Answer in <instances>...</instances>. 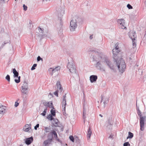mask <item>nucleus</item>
<instances>
[{
  "mask_svg": "<svg viewBox=\"0 0 146 146\" xmlns=\"http://www.w3.org/2000/svg\"><path fill=\"white\" fill-rule=\"evenodd\" d=\"M92 58L94 60L97 61L96 66L98 69L105 71V65H106L111 70L114 71L116 67L115 62L117 59L115 56L113 57V60L107 57H103V54L101 53L95 52L92 56Z\"/></svg>",
  "mask_w": 146,
  "mask_h": 146,
  "instance_id": "nucleus-1",
  "label": "nucleus"
},
{
  "mask_svg": "<svg viewBox=\"0 0 146 146\" xmlns=\"http://www.w3.org/2000/svg\"><path fill=\"white\" fill-rule=\"evenodd\" d=\"M119 72L123 73L125 70L126 65L124 60L123 59L118 58L117 59L115 63Z\"/></svg>",
  "mask_w": 146,
  "mask_h": 146,
  "instance_id": "nucleus-2",
  "label": "nucleus"
},
{
  "mask_svg": "<svg viewBox=\"0 0 146 146\" xmlns=\"http://www.w3.org/2000/svg\"><path fill=\"white\" fill-rule=\"evenodd\" d=\"M136 109L137 111V113L139 115L140 117V129L143 131L144 129V121L145 119V117H141V114L140 111L139 110V108L138 107L137 105V103L136 104Z\"/></svg>",
  "mask_w": 146,
  "mask_h": 146,
  "instance_id": "nucleus-3",
  "label": "nucleus"
},
{
  "mask_svg": "<svg viewBox=\"0 0 146 146\" xmlns=\"http://www.w3.org/2000/svg\"><path fill=\"white\" fill-rule=\"evenodd\" d=\"M60 68V66H58L55 67L50 68L49 70L51 72L52 76L55 77L58 75V71H59Z\"/></svg>",
  "mask_w": 146,
  "mask_h": 146,
  "instance_id": "nucleus-4",
  "label": "nucleus"
},
{
  "mask_svg": "<svg viewBox=\"0 0 146 146\" xmlns=\"http://www.w3.org/2000/svg\"><path fill=\"white\" fill-rule=\"evenodd\" d=\"M55 13L57 16L61 18L64 14V7H60L57 8Z\"/></svg>",
  "mask_w": 146,
  "mask_h": 146,
  "instance_id": "nucleus-5",
  "label": "nucleus"
},
{
  "mask_svg": "<svg viewBox=\"0 0 146 146\" xmlns=\"http://www.w3.org/2000/svg\"><path fill=\"white\" fill-rule=\"evenodd\" d=\"M67 67L72 75H74L76 74V70L75 66L73 65L72 62H69L68 64Z\"/></svg>",
  "mask_w": 146,
  "mask_h": 146,
  "instance_id": "nucleus-6",
  "label": "nucleus"
},
{
  "mask_svg": "<svg viewBox=\"0 0 146 146\" xmlns=\"http://www.w3.org/2000/svg\"><path fill=\"white\" fill-rule=\"evenodd\" d=\"M77 21L76 19H72L70 22V29L71 31H75L77 27Z\"/></svg>",
  "mask_w": 146,
  "mask_h": 146,
  "instance_id": "nucleus-7",
  "label": "nucleus"
},
{
  "mask_svg": "<svg viewBox=\"0 0 146 146\" xmlns=\"http://www.w3.org/2000/svg\"><path fill=\"white\" fill-rule=\"evenodd\" d=\"M13 72L14 74L13 77L14 78L18 77V79H15V82L17 83H19L20 82L21 77L19 76L18 77L19 73L17 71L15 68L13 69Z\"/></svg>",
  "mask_w": 146,
  "mask_h": 146,
  "instance_id": "nucleus-8",
  "label": "nucleus"
},
{
  "mask_svg": "<svg viewBox=\"0 0 146 146\" xmlns=\"http://www.w3.org/2000/svg\"><path fill=\"white\" fill-rule=\"evenodd\" d=\"M23 130L25 131L30 132L32 131L31 125V124H26L23 127Z\"/></svg>",
  "mask_w": 146,
  "mask_h": 146,
  "instance_id": "nucleus-9",
  "label": "nucleus"
},
{
  "mask_svg": "<svg viewBox=\"0 0 146 146\" xmlns=\"http://www.w3.org/2000/svg\"><path fill=\"white\" fill-rule=\"evenodd\" d=\"M66 95L63 96V98L62 99V111H64V112L65 111V106L66 105Z\"/></svg>",
  "mask_w": 146,
  "mask_h": 146,
  "instance_id": "nucleus-10",
  "label": "nucleus"
},
{
  "mask_svg": "<svg viewBox=\"0 0 146 146\" xmlns=\"http://www.w3.org/2000/svg\"><path fill=\"white\" fill-rule=\"evenodd\" d=\"M128 35L129 37L132 40H135L136 35L135 32L132 31H130L128 33Z\"/></svg>",
  "mask_w": 146,
  "mask_h": 146,
  "instance_id": "nucleus-11",
  "label": "nucleus"
},
{
  "mask_svg": "<svg viewBox=\"0 0 146 146\" xmlns=\"http://www.w3.org/2000/svg\"><path fill=\"white\" fill-rule=\"evenodd\" d=\"M109 100V98L105 96H102L101 98V102H103L104 104V108L105 107V105L106 104Z\"/></svg>",
  "mask_w": 146,
  "mask_h": 146,
  "instance_id": "nucleus-12",
  "label": "nucleus"
},
{
  "mask_svg": "<svg viewBox=\"0 0 146 146\" xmlns=\"http://www.w3.org/2000/svg\"><path fill=\"white\" fill-rule=\"evenodd\" d=\"M6 107L0 104V114L3 115L5 112Z\"/></svg>",
  "mask_w": 146,
  "mask_h": 146,
  "instance_id": "nucleus-13",
  "label": "nucleus"
},
{
  "mask_svg": "<svg viewBox=\"0 0 146 146\" xmlns=\"http://www.w3.org/2000/svg\"><path fill=\"white\" fill-rule=\"evenodd\" d=\"M49 135H52V136H53L56 140L58 141H59V139L58 138L56 132L54 130L51 131L49 134Z\"/></svg>",
  "mask_w": 146,
  "mask_h": 146,
  "instance_id": "nucleus-14",
  "label": "nucleus"
},
{
  "mask_svg": "<svg viewBox=\"0 0 146 146\" xmlns=\"http://www.w3.org/2000/svg\"><path fill=\"white\" fill-rule=\"evenodd\" d=\"M56 85L57 88V90H59V93H61L63 90V89L61 87V85L59 81H57Z\"/></svg>",
  "mask_w": 146,
  "mask_h": 146,
  "instance_id": "nucleus-15",
  "label": "nucleus"
},
{
  "mask_svg": "<svg viewBox=\"0 0 146 146\" xmlns=\"http://www.w3.org/2000/svg\"><path fill=\"white\" fill-rule=\"evenodd\" d=\"M90 82L92 83L96 81L97 79V76L96 75H92L90 76Z\"/></svg>",
  "mask_w": 146,
  "mask_h": 146,
  "instance_id": "nucleus-16",
  "label": "nucleus"
},
{
  "mask_svg": "<svg viewBox=\"0 0 146 146\" xmlns=\"http://www.w3.org/2000/svg\"><path fill=\"white\" fill-rule=\"evenodd\" d=\"M33 140V138L32 137L27 138L25 140V143L29 145L32 143Z\"/></svg>",
  "mask_w": 146,
  "mask_h": 146,
  "instance_id": "nucleus-17",
  "label": "nucleus"
},
{
  "mask_svg": "<svg viewBox=\"0 0 146 146\" xmlns=\"http://www.w3.org/2000/svg\"><path fill=\"white\" fill-rule=\"evenodd\" d=\"M52 124L54 126L57 127L58 125V120L57 119H53L51 121Z\"/></svg>",
  "mask_w": 146,
  "mask_h": 146,
  "instance_id": "nucleus-18",
  "label": "nucleus"
},
{
  "mask_svg": "<svg viewBox=\"0 0 146 146\" xmlns=\"http://www.w3.org/2000/svg\"><path fill=\"white\" fill-rule=\"evenodd\" d=\"M112 51L114 55V54L117 55V54L119 52V46H116L115 48L113 49Z\"/></svg>",
  "mask_w": 146,
  "mask_h": 146,
  "instance_id": "nucleus-19",
  "label": "nucleus"
},
{
  "mask_svg": "<svg viewBox=\"0 0 146 146\" xmlns=\"http://www.w3.org/2000/svg\"><path fill=\"white\" fill-rule=\"evenodd\" d=\"M28 89H27L25 88H21V92L22 94L27 95L28 94Z\"/></svg>",
  "mask_w": 146,
  "mask_h": 146,
  "instance_id": "nucleus-20",
  "label": "nucleus"
},
{
  "mask_svg": "<svg viewBox=\"0 0 146 146\" xmlns=\"http://www.w3.org/2000/svg\"><path fill=\"white\" fill-rule=\"evenodd\" d=\"M21 88H25L28 89V85L27 82L25 81L23 83V85L21 87Z\"/></svg>",
  "mask_w": 146,
  "mask_h": 146,
  "instance_id": "nucleus-21",
  "label": "nucleus"
},
{
  "mask_svg": "<svg viewBox=\"0 0 146 146\" xmlns=\"http://www.w3.org/2000/svg\"><path fill=\"white\" fill-rule=\"evenodd\" d=\"M117 21V23L119 24V25L124 24L125 23V20L122 19H118Z\"/></svg>",
  "mask_w": 146,
  "mask_h": 146,
  "instance_id": "nucleus-22",
  "label": "nucleus"
},
{
  "mask_svg": "<svg viewBox=\"0 0 146 146\" xmlns=\"http://www.w3.org/2000/svg\"><path fill=\"white\" fill-rule=\"evenodd\" d=\"M52 138H51L48 139L47 140L45 141L44 142V144L45 145H47L48 144L50 143L52 140Z\"/></svg>",
  "mask_w": 146,
  "mask_h": 146,
  "instance_id": "nucleus-23",
  "label": "nucleus"
},
{
  "mask_svg": "<svg viewBox=\"0 0 146 146\" xmlns=\"http://www.w3.org/2000/svg\"><path fill=\"white\" fill-rule=\"evenodd\" d=\"M92 134V132L90 128L89 129V130L88 131L87 135V137L88 139H89L90 138L91 135Z\"/></svg>",
  "mask_w": 146,
  "mask_h": 146,
  "instance_id": "nucleus-24",
  "label": "nucleus"
},
{
  "mask_svg": "<svg viewBox=\"0 0 146 146\" xmlns=\"http://www.w3.org/2000/svg\"><path fill=\"white\" fill-rule=\"evenodd\" d=\"M50 113H51V115L53 116H55V111L54 110V108H53L51 110Z\"/></svg>",
  "mask_w": 146,
  "mask_h": 146,
  "instance_id": "nucleus-25",
  "label": "nucleus"
},
{
  "mask_svg": "<svg viewBox=\"0 0 146 146\" xmlns=\"http://www.w3.org/2000/svg\"><path fill=\"white\" fill-rule=\"evenodd\" d=\"M46 118L49 120L50 121H52L54 119L52 115L51 114H49L46 117Z\"/></svg>",
  "mask_w": 146,
  "mask_h": 146,
  "instance_id": "nucleus-26",
  "label": "nucleus"
},
{
  "mask_svg": "<svg viewBox=\"0 0 146 146\" xmlns=\"http://www.w3.org/2000/svg\"><path fill=\"white\" fill-rule=\"evenodd\" d=\"M50 127H44V130L45 132L46 133L49 132L50 131Z\"/></svg>",
  "mask_w": 146,
  "mask_h": 146,
  "instance_id": "nucleus-27",
  "label": "nucleus"
},
{
  "mask_svg": "<svg viewBox=\"0 0 146 146\" xmlns=\"http://www.w3.org/2000/svg\"><path fill=\"white\" fill-rule=\"evenodd\" d=\"M111 122H108V123L106 124V127L109 129L111 128Z\"/></svg>",
  "mask_w": 146,
  "mask_h": 146,
  "instance_id": "nucleus-28",
  "label": "nucleus"
},
{
  "mask_svg": "<svg viewBox=\"0 0 146 146\" xmlns=\"http://www.w3.org/2000/svg\"><path fill=\"white\" fill-rule=\"evenodd\" d=\"M38 30L39 31V33L42 34H43L44 33V31L43 28H40L38 27Z\"/></svg>",
  "mask_w": 146,
  "mask_h": 146,
  "instance_id": "nucleus-29",
  "label": "nucleus"
},
{
  "mask_svg": "<svg viewBox=\"0 0 146 146\" xmlns=\"http://www.w3.org/2000/svg\"><path fill=\"white\" fill-rule=\"evenodd\" d=\"M133 137V134L130 132H129L128 133V136L127 137V139L129 138H132Z\"/></svg>",
  "mask_w": 146,
  "mask_h": 146,
  "instance_id": "nucleus-30",
  "label": "nucleus"
},
{
  "mask_svg": "<svg viewBox=\"0 0 146 146\" xmlns=\"http://www.w3.org/2000/svg\"><path fill=\"white\" fill-rule=\"evenodd\" d=\"M47 106L52 109L53 108H54L53 106L52 103L51 102H49V104Z\"/></svg>",
  "mask_w": 146,
  "mask_h": 146,
  "instance_id": "nucleus-31",
  "label": "nucleus"
},
{
  "mask_svg": "<svg viewBox=\"0 0 146 146\" xmlns=\"http://www.w3.org/2000/svg\"><path fill=\"white\" fill-rule=\"evenodd\" d=\"M9 0H0V3H1L4 4L7 2Z\"/></svg>",
  "mask_w": 146,
  "mask_h": 146,
  "instance_id": "nucleus-32",
  "label": "nucleus"
},
{
  "mask_svg": "<svg viewBox=\"0 0 146 146\" xmlns=\"http://www.w3.org/2000/svg\"><path fill=\"white\" fill-rule=\"evenodd\" d=\"M132 40L133 42V48L135 47L136 45V42L135 41V40Z\"/></svg>",
  "mask_w": 146,
  "mask_h": 146,
  "instance_id": "nucleus-33",
  "label": "nucleus"
},
{
  "mask_svg": "<svg viewBox=\"0 0 146 146\" xmlns=\"http://www.w3.org/2000/svg\"><path fill=\"white\" fill-rule=\"evenodd\" d=\"M124 24H121L120 25H119V27L120 28H121V29H126V28L124 26Z\"/></svg>",
  "mask_w": 146,
  "mask_h": 146,
  "instance_id": "nucleus-34",
  "label": "nucleus"
},
{
  "mask_svg": "<svg viewBox=\"0 0 146 146\" xmlns=\"http://www.w3.org/2000/svg\"><path fill=\"white\" fill-rule=\"evenodd\" d=\"M137 15H133V14H131L129 15V17L131 19H133Z\"/></svg>",
  "mask_w": 146,
  "mask_h": 146,
  "instance_id": "nucleus-35",
  "label": "nucleus"
},
{
  "mask_svg": "<svg viewBox=\"0 0 146 146\" xmlns=\"http://www.w3.org/2000/svg\"><path fill=\"white\" fill-rule=\"evenodd\" d=\"M59 91L58 90H57L54 93V95L56 96L57 97L58 96V93H59Z\"/></svg>",
  "mask_w": 146,
  "mask_h": 146,
  "instance_id": "nucleus-36",
  "label": "nucleus"
},
{
  "mask_svg": "<svg viewBox=\"0 0 146 146\" xmlns=\"http://www.w3.org/2000/svg\"><path fill=\"white\" fill-rule=\"evenodd\" d=\"M127 7L129 9H133L132 7L129 4L127 5Z\"/></svg>",
  "mask_w": 146,
  "mask_h": 146,
  "instance_id": "nucleus-37",
  "label": "nucleus"
},
{
  "mask_svg": "<svg viewBox=\"0 0 146 146\" xmlns=\"http://www.w3.org/2000/svg\"><path fill=\"white\" fill-rule=\"evenodd\" d=\"M6 79L9 82L10 81V76L9 75H7L5 77Z\"/></svg>",
  "mask_w": 146,
  "mask_h": 146,
  "instance_id": "nucleus-38",
  "label": "nucleus"
},
{
  "mask_svg": "<svg viewBox=\"0 0 146 146\" xmlns=\"http://www.w3.org/2000/svg\"><path fill=\"white\" fill-rule=\"evenodd\" d=\"M36 64H34L31 68V70H35V67H36Z\"/></svg>",
  "mask_w": 146,
  "mask_h": 146,
  "instance_id": "nucleus-39",
  "label": "nucleus"
},
{
  "mask_svg": "<svg viewBox=\"0 0 146 146\" xmlns=\"http://www.w3.org/2000/svg\"><path fill=\"white\" fill-rule=\"evenodd\" d=\"M46 109H44L43 113H41V115H42L43 116H44L46 115Z\"/></svg>",
  "mask_w": 146,
  "mask_h": 146,
  "instance_id": "nucleus-40",
  "label": "nucleus"
},
{
  "mask_svg": "<svg viewBox=\"0 0 146 146\" xmlns=\"http://www.w3.org/2000/svg\"><path fill=\"white\" fill-rule=\"evenodd\" d=\"M69 138L71 141H72L73 142H74V138L73 136H70L69 137Z\"/></svg>",
  "mask_w": 146,
  "mask_h": 146,
  "instance_id": "nucleus-41",
  "label": "nucleus"
},
{
  "mask_svg": "<svg viewBox=\"0 0 146 146\" xmlns=\"http://www.w3.org/2000/svg\"><path fill=\"white\" fill-rule=\"evenodd\" d=\"M123 146H130V144L128 142H127L124 143Z\"/></svg>",
  "mask_w": 146,
  "mask_h": 146,
  "instance_id": "nucleus-42",
  "label": "nucleus"
},
{
  "mask_svg": "<svg viewBox=\"0 0 146 146\" xmlns=\"http://www.w3.org/2000/svg\"><path fill=\"white\" fill-rule=\"evenodd\" d=\"M134 55L133 54H131V55L129 56V59L130 60H133V58L134 57Z\"/></svg>",
  "mask_w": 146,
  "mask_h": 146,
  "instance_id": "nucleus-43",
  "label": "nucleus"
},
{
  "mask_svg": "<svg viewBox=\"0 0 146 146\" xmlns=\"http://www.w3.org/2000/svg\"><path fill=\"white\" fill-rule=\"evenodd\" d=\"M23 9L25 11H26L27 9V7L25 5H23Z\"/></svg>",
  "mask_w": 146,
  "mask_h": 146,
  "instance_id": "nucleus-44",
  "label": "nucleus"
},
{
  "mask_svg": "<svg viewBox=\"0 0 146 146\" xmlns=\"http://www.w3.org/2000/svg\"><path fill=\"white\" fill-rule=\"evenodd\" d=\"M39 126V124H37L36 126H35L34 127V129L35 130H36L37 129V128Z\"/></svg>",
  "mask_w": 146,
  "mask_h": 146,
  "instance_id": "nucleus-45",
  "label": "nucleus"
},
{
  "mask_svg": "<svg viewBox=\"0 0 146 146\" xmlns=\"http://www.w3.org/2000/svg\"><path fill=\"white\" fill-rule=\"evenodd\" d=\"M19 105V103L18 102H15V107H17Z\"/></svg>",
  "mask_w": 146,
  "mask_h": 146,
  "instance_id": "nucleus-46",
  "label": "nucleus"
},
{
  "mask_svg": "<svg viewBox=\"0 0 146 146\" xmlns=\"http://www.w3.org/2000/svg\"><path fill=\"white\" fill-rule=\"evenodd\" d=\"M44 105H45V106H47L49 104V102H46L44 103Z\"/></svg>",
  "mask_w": 146,
  "mask_h": 146,
  "instance_id": "nucleus-47",
  "label": "nucleus"
},
{
  "mask_svg": "<svg viewBox=\"0 0 146 146\" xmlns=\"http://www.w3.org/2000/svg\"><path fill=\"white\" fill-rule=\"evenodd\" d=\"M6 43H5V42L3 43L2 44V45L1 47V48H2L3 47V46L5 45V44Z\"/></svg>",
  "mask_w": 146,
  "mask_h": 146,
  "instance_id": "nucleus-48",
  "label": "nucleus"
},
{
  "mask_svg": "<svg viewBox=\"0 0 146 146\" xmlns=\"http://www.w3.org/2000/svg\"><path fill=\"white\" fill-rule=\"evenodd\" d=\"M41 59V58L40 56H38L37 58V61H39Z\"/></svg>",
  "mask_w": 146,
  "mask_h": 146,
  "instance_id": "nucleus-49",
  "label": "nucleus"
},
{
  "mask_svg": "<svg viewBox=\"0 0 146 146\" xmlns=\"http://www.w3.org/2000/svg\"><path fill=\"white\" fill-rule=\"evenodd\" d=\"M85 114H86V113H85L84 111L83 114V118L84 119L86 117Z\"/></svg>",
  "mask_w": 146,
  "mask_h": 146,
  "instance_id": "nucleus-50",
  "label": "nucleus"
},
{
  "mask_svg": "<svg viewBox=\"0 0 146 146\" xmlns=\"http://www.w3.org/2000/svg\"><path fill=\"white\" fill-rule=\"evenodd\" d=\"M99 116L101 117H103V115L101 114L99 115Z\"/></svg>",
  "mask_w": 146,
  "mask_h": 146,
  "instance_id": "nucleus-51",
  "label": "nucleus"
},
{
  "mask_svg": "<svg viewBox=\"0 0 146 146\" xmlns=\"http://www.w3.org/2000/svg\"><path fill=\"white\" fill-rule=\"evenodd\" d=\"M109 137H110L111 138H112V137L111 135H110Z\"/></svg>",
  "mask_w": 146,
  "mask_h": 146,
  "instance_id": "nucleus-52",
  "label": "nucleus"
},
{
  "mask_svg": "<svg viewBox=\"0 0 146 146\" xmlns=\"http://www.w3.org/2000/svg\"><path fill=\"white\" fill-rule=\"evenodd\" d=\"M67 144H66L65 145H64V146H67Z\"/></svg>",
  "mask_w": 146,
  "mask_h": 146,
  "instance_id": "nucleus-53",
  "label": "nucleus"
},
{
  "mask_svg": "<svg viewBox=\"0 0 146 146\" xmlns=\"http://www.w3.org/2000/svg\"><path fill=\"white\" fill-rule=\"evenodd\" d=\"M92 36H90V39H92Z\"/></svg>",
  "mask_w": 146,
  "mask_h": 146,
  "instance_id": "nucleus-54",
  "label": "nucleus"
},
{
  "mask_svg": "<svg viewBox=\"0 0 146 146\" xmlns=\"http://www.w3.org/2000/svg\"><path fill=\"white\" fill-rule=\"evenodd\" d=\"M83 94H84V93H83Z\"/></svg>",
  "mask_w": 146,
  "mask_h": 146,
  "instance_id": "nucleus-55",
  "label": "nucleus"
}]
</instances>
